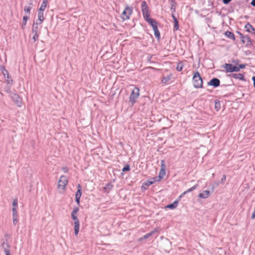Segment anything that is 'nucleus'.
Returning a JSON list of instances; mask_svg holds the SVG:
<instances>
[{
    "mask_svg": "<svg viewBox=\"0 0 255 255\" xmlns=\"http://www.w3.org/2000/svg\"><path fill=\"white\" fill-rule=\"evenodd\" d=\"M47 0H43L40 7L38 9L39 11H44L47 6Z\"/></svg>",
    "mask_w": 255,
    "mask_h": 255,
    "instance_id": "5701e85b",
    "label": "nucleus"
},
{
    "mask_svg": "<svg viewBox=\"0 0 255 255\" xmlns=\"http://www.w3.org/2000/svg\"><path fill=\"white\" fill-rule=\"evenodd\" d=\"M32 0H30V2L29 3L28 6H25L24 7V10L25 12L29 14L30 13V10L32 8Z\"/></svg>",
    "mask_w": 255,
    "mask_h": 255,
    "instance_id": "412c9836",
    "label": "nucleus"
},
{
    "mask_svg": "<svg viewBox=\"0 0 255 255\" xmlns=\"http://www.w3.org/2000/svg\"><path fill=\"white\" fill-rule=\"evenodd\" d=\"M247 64H239L238 66H237V68L238 70H237V72H239L241 69H244L246 67Z\"/></svg>",
    "mask_w": 255,
    "mask_h": 255,
    "instance_id": "e433bc0d",
    "label": "nucleus"
},
{
    "mask_svg": "<svg viewBox=\"0 0 255 255\" xmlns=\"http://www.w3.org/2000/svg\"><path fill=\"white\" fill-rule=\"evenodd\" d=\"M183 64L182 62H179L177 64L176 70L178 71H181L183 69Z\"/></svg>",
    "mask_w": 255,
    "mask_h": 255,
    "instance_id": "cd10ccee",
    "label": "nucleus"
},
{
    "mask_svg": "<svg viewBox=\"0 0 255 255\" xmlns=\"http://www.w3.org/2000/svg\"><path fill=\"white\" fill-rule=\"evenodd\" d=\"M239 62V60L238 59H236V60L233 59L232 60V63L235 65H238Z\"/></svg>",
    "mask_w": 255,
    "mask_h": 255,
    "instance_id": "49530a36",
    "label": "nucleus"
},
{
    "mask_svg": "<svg viewBox=\"0 0 255 255\" xmlns=\"http://www.w3.org/2000/svg\"><path fill=\"white\" fill-rule=\"evenodd\" d=\"M12 210V213H17L16 207H13Z\"/></svg>",
    "mask_w": 255,
    "mask_h": 255,
    "instance_id": "3c124183",
    "label": "nucleus"
},
{
    "mask_svg": "<svg viewBox=\"0 0 255 255\" xmlns=\"http://www.w3.org/2000/svg\"><path fill=\"white\" fill-rule=\"evenodd\" d=\"M147 22L152 27V29L154 31V34L155 38L157 39V40H159L160 39V33L157 27V22L153 18L151 19H147Z\"/></svg>",
    "mask_w": 255,
    "mask_h": 255,
    "instance_id": "7ed1b4c3",
    "label": "nucleus"
},
{
    "mask_svg": "<svg viewBox=\"0 0 255 255\" xmlns=\"http://www.w3.org/2000/svg\"><path fill=\"white\" fill-rule=\"evenodd\" d=\"M0 70L1 71V73L3 75L4 77L5 78L6 76V82L8 84H10L12 83V80L11 79V77L10 76V75L8 73V72L7 70L5 68V67L3 66H0Z\"/></svg>",
    "mask_w": 255,
    "mask_h": 255,
    "instance_id": "6e6552de",
    "label": "nucleus"
},
{
    "mask_svg": "<svg viewBox=\"0 0 255 255\" xmlns=\"http://www.w3.org/2000/svg\"><path fill=\"white\" fill-rule=\"evenodd\" d=\"M162 179V177L159 176L151 178V180H152V182H153V183L155 182L160 181Z\"/></svg>",
    "mask_w": 255,
    "mask_h": 255,
    "instance_id": "c756f323",
    "label": "nucleus"
},
{
    "mask_svg": "<svg viewBox=\"0 0 255 255\" xmlns=\"http://www.w3.org/2000/svg\"><path fill=\"white\" fill-rule=\"evenodd\" d=\"M38 26L33 24L32 28V32L35 34H38Z\"/></svg>",
    "mask_w": 255,
    "mask_h": 255,
    "instance_id": "473e14b6",
    "label": "nucleus"
},
{
    "mask_svg": "<svg viewBox=\"0 0 255 255\" xmlns=\"http://www.w3.org/2000/svg\"><path fill=\"white\" fill-rule=\"evenodd\" d=\"M38 34H35L33 36L32 39L34 40V41H36L38 38Z\"/></svg>",
    "mask_w": 255,
    "mask_h": 255,
    "instance_id": "79ce46f5",
    "label": "nucleus"
},
{
    "mask_svg": "<svg viewBox=\"0 0 255 255\" xmlns=\"http://www.w3.org/2000/svg\"><path fill=\"white\" fill-rule=\"evenodd\" d=\"M181 198H182V197L180 195V196H179V197L178 198V199H176L175 201H178V202H179V201L181 200Z\"/></svg>",
    "mask_w": 255,
    "mask_h": 255,
    "instance_id": "13d9d810",
    "label": "nucleus"
},
{
    "mask_svg": "<svg viewBox=\"0 0 255 255\" xmlns=\"http://www.w3.org/2000/svg\"><path fill=\"white\" fill-rule=\"evenodd\" d=\"M12 218H18V214L17 213H12Z\"/></svg>",
    "mask_w": 255,
    "mask_h": 255,
    "instance_id": "09e8293b",
    "label": "nucleus"
},
{
    "mask_svg": "<svg viewBox=\"0 0 255 255\" xmlns=\"http://www.w3.org/2000/svg\"><path fill=\"white\" fill-rule=\"evenodd\" d=\"M252 80L253 81V85L254 87H255V76H253L252 78Z\"/></svg>",
    "mask_w": 255,
    "mask_h": 255,
    "instance_id": "5fc2aeb1",
    "label": "nucleus"
},
{
    "mask_svg": "<svg viewBox=\"0 0 255 255\" xmlns=\"http://www.w3.org/2000/svg\"><path fill=\"white\" fill-rule=\"evenodd\" d=\"M251 4L255 7V0H252L251 2Z\"/></svg>",
    "mask_w": 255,
    "mask_h": 255,
    "instance_id": "864d4df0",
    "label": "nucleus"
},
{
    "mask_svg": "<svg viewBox=\"0 0 255 255\" xmlns=\"http://www.w3.org/2000/svg\"><path fill=\"white\" fill-rule=\"evenodd\" d=\"M130 166L129 164H126L122 169V171L127 172L130 171Z\"/></svg>",
    "mask_w": 255,
    "mask_h": 255,
    "instance_id": "f704fd0d",
    "label": "nucleus"
},
{
    "mask_svg": "<svg viewBox=\"0 0 255 255\" xmlns=\"http://www.w3.org/2000/svg\"><path fill=\"white\" fill-rule=\"evenodd\" d=\"M1 246L4 251V253H6V251H10V246L8 243L3 242L2 243Z\"/></svg>",
    "mask_w": 255,
    "mask_h": 255,
    "instance_id": "b1692460",
    "label": "nucleus"
},
{
    "mask_svg": "<svg viewBox=\"0 0 255 255\" xmlns=\"http://www.w3.org/2000/svg\"><path fill=\"white\" fill-rule=\"evenodd\" d=\"M211 193L209 190H204L202 193L198 195V197L202 199H206L210 195Z\"/></svg>",
    "mask_w": 255,
    "mask_h": 255,
    "instance_id": "2eb2a0df",
    "label": "nucleus"
},
{
    "mask_svg": "<svg viewBox=\"0 0 255 255\" xmlns=\"http://www.w3.org/2000/svg\"><path fill=\"white\" fill-rule=\"evenodd\" d=\"M153 184L152 180H151V178L147 181H145L143 183L141 186V190H146L150 185Z\"/></svg>",
    "mask_w": 255,
    "mask_h": 255,
    "instance_id": "4468645a",
    "label": "nucleus"
},
{
    "mask_svg": "<svg viewBox=\"0 0 255 255\" xmlns=\"http://www.w3.org/2000/svg\"><path fill=\"white\" fill-rule=\"evenodd\" d=\"M229 76L232 77L234 79H239L241 81H245L246 80L245 79L244 75L243 74H231L228 75Z\"/></svg>",
    "mask_w": 255,
    "mask_h": 255,
    "instance_id": "ddd939ff",
    "label": "nucleus"
},
{
    "mask_svg": "<svg viewBox=\"0 0 255 255\" xmlns=\"http://www.w3.org/2000/svg\"><path fill=\"white\" fill-rule=\"evenodd\" d=\"M43 21V20L42 19H37L35 22L33 23V24H35V25L38 26V25L40 24Z\"/></svg>",
    "mask_w": 255,
    "mask_h": 255,
    "instance_id": "4c0bfd02",
    "label": "nucleus"
},
{
    "mask_svg": "<svg viewBox=\"0 0 255 255\" xmlns=\"http://www.w3.org/2000/svg\"><path fill=\"white\" fill-rule=\"evenodd\" d=\"M5 255H10V251H6V253H5Z\"/></svg>",
    "mask_w": 255,
    "mask_h": 255,
    "instance_id": "4d7b16f0",
    "label": "nucleus"
},
{
    "mask_svg": "<svg viewBox=\"0 0 255 255\" xmlns=\"http://www.w3.org/2000/svg\"><path fill=\"white\" fill-rule=\"evenodd\" d=\"M178 205V201H174L173 203L169 204L166 206V208L170 209H174L176 208Z\"/></svg>",
    "mask_w": 255,
    "mask_h": 255,
    "instance_id": "6ab92c4d",
    "label": "nucleus"
},
{
    "mask_svg": "<svg viewBox=\"0 0 255 255\" xmlns=\"http://www.w3.org/2000/svg\"><path fill=\"white\" fill-rule=\"evenodd\" d=\"M232 0H223V3L225 4H229Z\"/></svg>",
    "mask_w": 255,
    "mask_h": 255,
    "instance_id": "de8ad7c7",
    "label": "nucleus"
},
{
    "mask_svg": "<svg viewBox=\"0 0 255 255\" xmlns=\"http://www.w3.org/2000/svg\"><path fill=\"white\" fill-rule=\"evenodd\" d=\"M174 22V30H177L179 29V22L178 20H175L173 21Z\"/></svg>",
    "mask_w": 255,
    "mask_h": 255,
    "instance_id": "7c9ffc66",
    "label": "nucleus"
},
{
    "mask_svg": "<svg viewBox=\"0 0 255 255\" xmlns=\"http://www.w3.org/2000/svg\"><path fill=\"white\" fill-rule=\"evenodd\" d=\"M198 184H196L195 185H194L193 187H192L191 188H189V189L187 190L186 191H185V193H189L190 192H192V191L194 190L195 189H196L197 187H198Z\"/></svg>",
    "mask_w": 255,
    "mask_h": 255,
    "instance_id": "72a5a7b5",
    "label": "nucleus"
},
{
    "mask_svg": "<svg viewBox=\"0 0 255 255\" xmlns=\"http://www.w3.org/2000/svg\"><path fill=\"white\" fill-rule=\"evenodd\" d=\"M171 79V76L170 75L164 77L162 78L161 80V83L163 84H165L167 82H168Z\"/></svg>",
    "mask_w": 255,
    "mask_h": 255,
    "instance_id": "c85d7f7f",
    "label": "nucleus"
},
{
    "mask_svg": "<svg viewBox=\"0 0 255 255\" xmlns=\"http://www.w3.org/2000/svg\"><path fill=\"white\" fill-rule=\"evenodd\" d=\"M176 2L174 0H172L171 3L170 10L172 13H174L176 11Z\"/></svg>",
    "mask_w": 255,
    "mask_h": 255,
    "instance_id": "393cba45",
    "label": "nucleus"
},
{
    "mask_svg": "<svg viewBox=\"0 0 255 255\" xmlns=\"http://www.w3.org/2000/svg\"><path fill=\"white\" fill-rule=\"evenodd\" d=\"M186 194V193H185V191H184L183 193H182L180 196L182 197L183 196H184L185 194Z\"/></svg>",
    "mask_w": 255,
    "mask_h": 255,
    "instance_id": "bf43d9fd",
    "label": "nucleus"
},
{
    "mask_svg": "<svg viewBox=\"0 0 255 255\" xmlns=\"http://www.w3.org/2000/svg\"><path fill=\"white\" fill-rule=\"evenodd\" d=\"M171 16L173 19V21L177 19V18L176 17V16H175L174 13H172Z\"/></svg>",
    "mask_w": 255,
    "mask_h": 255,
    "instance_id": "603ef678",
    "label": "nucleus"
},
{
    "mask_svg": "<svg viewBox=\"0 0 255 255\" xmlns=\"http://www.w3.org/2000/svg\"><path fill=\"white\" fill-rule=\"evenodd\" d=\"M226 85H223L222 86H226Z\"/></svg>",
    "mask_w": 255,
    "mask_h": 255,
    "instance_id": "052dcab7",
    "label": "nucleus"
},
{
    "mask_svg": "<svg viewBox=\"0 0 255 255\" xmlns=\"http://www.w3.org/2000/svg\"><path fill=\"white\" fill-rule=\"evenodd\" d=\"M226 176L225 175H223V176H222V178L221 180V183H224L225 182V181H226Z\"/></svg>",
    "mask_w": 255,
    "mask_h": 255,
    "instance_id": "c03bdc74",
    "label": "nucleus"
},
{
    "mask_svg": "<svg viewBox=\"0 0 255 255\" xmlns=\"http://www.w3.org/2000/svg\"><path fill=\"white\" fill-rule=\"evenodd\" d=\"M114 186L111 183L107 184L104 187H103V190L105 193H108L113 189Z\"/></svg>",
    "mask_w": 255,
    "mask_h": 255,
    "instance_id": "f3484780",
    "label": "nucleus"
},
{
    "mask_svg": "<svg viewBox=\"0 0 255 255\" xmlns=\"http://www.w3.org/2000/svg\"><path fill=\"white\" fill-rule=\"evenodd\" d=\"M223 68L225 69L226 73L237 72V66L230 63H225L222 66Z\"/></svg>",
    "mask_w": 255,
    "mask_h": 255,
    "instance_id": "423d86ee",
    "label": "nucleus"
},
{
    "mask_svg": "<svg viewBox=\"0 0 255 255\" xmlns=\"http://www.w3.org/2000/svg\"><path fill=\"white\" fill-rule=\"evenodd\" d=\"M158 231V229L157 228H155L153 230H152L151 231H150L149 233L146 234L143 237L142 239H147L148 238H149L150 236L154 234L155 233H157Z\"/></svg>",
    "mask_w": 255,
    "mask_h": 255,
    "instance_id": "a211bd4d",
    "label": "nucleus"
},
{
    "mask_svg": "<svg viewBox=\"0 0 255 255\" xmlns=\"http://www.w3.org/2000/svg\"><path fill=\"white\" fill-rule=\"evenodd\" d=\"M78 211H79V208L78 207H74L72 211L71 215H75Z\"/></svg>",
    "mask_w": 255,
    "mask_h": 255,
    "instance_id": "ea45409f",
    "label": "nucleus"
},
{
    "mask_svg": "<svg viewBox=\"0 0 255 255\" xmlns=\"http://www.w3.org/2000/svg\"><path fill=\"white\" fill-rule=\"evenodd\" d=\"M72 219L74 221V223L76 222H79V220L75 215H71Z\"/></svg>",
    "mask_w": 255,
    "mask_h": 255,
    "instance_id": "58836bf2",
    "label": "nucleus"
},
{
    "mask_svg": "<svg viewBox=\"0 0 255 255\" xmlns=\"http://www.w3.org/2000/svg\"><path fill=\"white\" fill-rule=\"evenodd\" d=\"M38 19H42L44 20V15H43V11H39V10H38Z\"/></svg>",
    "mask_w": 255,
    "mask_h": 255,
    "instance_id": "2f4dec72",
    "label": "nucleus"
},
{
    "mask_svg": "<svg viewBox=\"0 0 255 255\" xmlns=\"http://www.w3.org/2000/svg\"><path fill=\"white\" fill-rule=\"evenodd\" d=\"M82 187L80 184L77 185V191L75 194V201L77 204L79 205L80 202V198L82 195Z\"/></svg>",
    "mask_w": 255,
    "mask_h": 255,
    "instance_id": "9d476101",
    "label": "nucleus"
},
{
    "mask_svg": "<svg viewBox=\"0 0 255 255\" xmlns=\"http://www.w3.org/2000/svg\"><path fill=\"white\" fill-rule=\"evenodd\" d=\"M193 86L195 88H202L203 81L198 71H196L193 73Z\"/></svg>",
    "mask_w": 255,
    "mask_h": 255,
    "instance_id": "f257e3e1",
    "label": "nucleus"
},
{
    "mask_svg": "<svg viewBox=\"0 0 255 255\" xmlns=\"http://www.w3.org/2000/svg\"><path fill=\"white\" fill-rule=\"evenodd\" d=\"M80 228V222H76L74 223V233L76 236H77L79 232Z\"/></svg>",
    "mask_w": 255,
    "mask_h": 255,
    "instance_id": "4be33fe9",
    "label": "nucleus"
},
{
    "mask_svg": "<svg viewBox=\"0 0 255 255\" xmlns=\"http://www.w3.org/2000/svg\"><path fill=\"white\" fill-rule=\"evenodd\" d=\"M165 170H164L163 169H161L158 176L162 177V178H163V177L165 176Z\"/></svg>",
    "mask_w": 255,
    "mask_h": 255,
    "instance_id": "c9c22d12",
    "label": "nucleus"
},
{
    "mask_svg": "<svg viewBox=\"0 0 255 255\" xmlns=\"http://www.w3.org/2000/svg\"><path fill=\"white\" fill-rule=\"evenodd\" d=\"M237 33L240 36L241 39H242V37L245 36L241 32H240V31H237Z\"/></svg>",
    "mask_w": 255,
    "mask_h": 255,
    "instance_id": "8fccbe9b",
    "label": "nucleus"
},
{
    "mask_svg": "<svg viewBox=\"0 0 255 255\" xmlns=\"http://www.w3.org/2000/svg\"><path fill=\"white\" fill-rule=\"evenodd\" d=\"M132 7L126 5L125 8L121 15L122 19L124 20L129 19L130 15L132 13Z\"/></svg>",
    "mask_w": 255,
    "mask_h": 255,
    "instance_id": "39448f33",
    "label": "nucleus"
},
{
    "mask_svg": "<svg viewBox=\"0 0 255 255\" xmlns=\"http://www.w3.org/2000/svg\"><path fill=\"white\" fill-rule=\"evenodd\" d=\"M242 42L244 43L246 46L250 47L252 45V42L250 37L248 35H245L241 39Z\"/></svg>",
    "mask_w": 255,
    "mask_h": 255,
    "instance_id": "f8f14e48",
    "label": "nucleus"
},
{
    "mask_svg": "<svg viewBox=\"0 0 255 255\" xmlns=\"http://www.w3.org/2000/svg\"><path fill=\"white\" fill-rule=\"evenodd\" d=\"M141 11L143 18L146 21H147V19H152V18L150 17L148 7L147 5L146 2L144 0L141 2Z\"/></svg>",
    "mask_w": 255,
    "mask_h": 255,
    "instance_id": "20e7f679",
    "label": "nucleus"
},
{
    "mask_svg": "<svg viewBox=\"0 0 255 255\" xmlns=\"http://www.w3.org/2000/svg\"><path fill=\"white\" fill-rule=\"evenodd\" d=\"M208 86H211L214 88H217L220 85V81L217 78H213L208 83Z\"/></svg>",
    "mask_w": 255,
    "mask_h": 255,
    "instance_id": "9b49d317",
    "label": "nucleus"
},
{
    "mask_svg": "<svg viewBox=\"0 0 255 255\" xmlns=\"http://www.w3.org/2000/svg\"><path fill=\"white\" fill-rule=\"evenodd\" d=\"M215 103V109L217 111H218L219 109L221 108V104L220 102L218 100H215L214 101Z\"/></svg>",
    "mask_w": 255,
    "mask_h": 255,
    "instance_id": "a878e982",
    "label": "nucleus"
},
{
    "mask_svg": "<svg viewBox=\"0 0 255 255\" xmlns=\"http://www.w3.org/2000/svg\"><path fill=\"white\" fill-rule=\"evenodd\" d=\"M10 97L14 103L18 107L22 106V98L16 93H11Z\"/></svg>",
    "mask_w": 255,
    "mask_h": 255,
    "instance_id": "0eeeda50",
    "label": "nucleus"
},
{
    "mask_svg": "<svg viewBox=\"0 0 255 255\" xmlns=\"http://www.w3.org/2000/svg\"><path fill=\"white\" fill-rule=\"evenodd\" d=\"M63 171L64 172H68V169H67V168H66V167H63Z\"/></svg>",
    "mask_w": 255,
    "mask_h": 255,
    "instance_id": "6e6d98bb",
    "label": "nucleus"
},
{
    "mask_svg": "<svg viewBox=\"0 0 255 255\" xmlns=\"http://www.w3.org/2000/svg\"><path fill=\"white\" fill-rule=\"evenodd\" d=\"M161 169H163L164 170H165V169H166L165 161L163 160H161Z\"/></svg>",
    "mask_w": 255,
    "mask_h": 255,
    "instance_id": "a19ab883",
    "label": "nucleus"
},
{
    "mask_svg": "<svg viewBox=\"0 0 255 255\" xmlns=\"http://www.w3.org/2000/svg\"><path fill=\"white\" fill-rule=\"evenodd\" d=\"M12 206L13 207H16L17 206V199H15L13 200L12 203Z\"/></svg>",
    "mask_w": 255,
    "mask_h": 255,
    "instance_id": "37998d69",
    "label": "nucleus"
},
{
    "mask_svg": "<svg viewBox=\"0 0 255 255\" xmlns=\"http://www.w3.org/2000/svg\"><path fill=\"white\" fill-rule=\"evenodd\" d=\"M225 35L230 39H231L234 41L236 40L235 35L232 32L227 31L225 32Z\"/></svg>",
    "mask_w": 255,
    "mask_h": 255,
    "instance_id": "aec40b11",
    "label": "nucleus"
},
{
    "mask_svg": "<svg viewBox=\"0 0 255 255\" xmlns=\"http://www.w3.org/2000/svg\"><path fill=\"white\" fill-rule=\"evenodd\" d=\"M67 183L68 180L66 176L64 175L61 176L58 181V188L62 189H64Z\"/></svg>",
    "mask_w": 255,
    "mask_h": 255,
    "instance_id": "1a4fd4ad",
    "label": "nucleus"
},
{
    "mask_svg": "<svg viewBox=\"0 0 255 255\" xmlns=\"http://www.w3.org/2000/svg\"><path fill=\"white\" fill-rule=\"evenodd\" d=\"M139 96V89L137 87H134L129 97V103L131 107L134 105Z\"/></svg>",
    "mask_w": 255,
    "mask_h": 255,
    "instance_id": "f03ea898",
    "label": "nucleus"
},
{
    "mask_svg": "<svg viewBox=\"0 0 255 255\" xmlns=\"http://www.w3.org/2000/svg\"><path fill=\"white\" fill-rule=\"evenodd\" d=\"M28 18V17L26 15H25L23 17L22 23V26H21L22 29H23L24 28V26L26 24V22H27Z\"/></svg>",
    "mask_w": 255,
    "mask_h": 255,
    "instance_id": "bb28decb",
    "label": "nucleus"
},
{
    "mask_svg": "<svg viewBox=\"0 0 255 255\" xmlns=\"http://www.w3.org/2000/svg\"><path fill=\"white\" fill-rule=\"evenodd\" d=\"M18 218H13V225H16V224L18 223Z\"/></svg>",
    "mask_w": 255,
    "mask_h": 255,
    "instance_id": "a18cd8bd",
    "label": "nucleus"
},
{
    "mask_svg": "<svg viewBox=\"0 0 255 255\" xmlns=\"http://www.w3.org/2000/svg\"><path fill=\"white\" fill-rule=\"evenodd\" d=\"M245 28L247 29V32L251 33L253 31V33L255 34V29L249 22L245 25Z\"/></svg>",
    "mask_w": 255,
    "mask_h": 255,
    "instance_id": "dca6fc26",
    "label": "nucleus"
}]
</instances>
